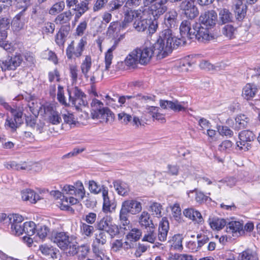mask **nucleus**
Here are the masks:
<instances>
[{"instance_id":"obj_1","label":"nucleus","mask_w":260,"mask_h":260,"mask_svg":"<svg viewBox=\"0 0 260 260\" xmlns=\"http://www.w3.org/2000/svg\"><path fill=\"white\" fill-rule=\"evenodd\" d=\"M172 35L170 30H164L159 35L157 41L149 47L143 46L135 49L139 58V63L147 64L153 56L160 59L167 56L173 49Z\"/></svg>"},{"instance_id":"obj_2","label":"nucleus","mask_w":260,"mask_h":260,"mask_svg":"<svg viewBox=\"0 0 260 260\" xmlns=\"http://www.w3.org/2000/svg\"><path fill=\"white\" fill-rule=\"evenodd\" d=\"M62 192L58 190H52L50 194L56 199L60 198L62 193L63 194H68L74 196V197H65L63 196L61 200V203L58 205L61 210L71 211L74 212V209L70 207L71 205H75L81 201L85 196L86 190L84 188L83 183L78 181L74 184V185L66 184L64 185L62 189Z\"/></svg>"},{"instance_id":"obj_3","label":"nucleus","mask_w":260,"mask_h":260,"mask_svg":"<svg viewBox=\"0 0 260 260\" xmlns=\"http://www.w3.org/2000/svg\"><path fill=\"white\" fill-rule=\"evenodd\" d=\"M167 0H161L151 5L148 8L143 9L135 10L140 11V16L134 19L133 24L134 28L138 32H143L147 29L150 24V19L146 17L147 15H151L155 19H158L160 16L165 13L167 10V7L165 4Z\"/></svg>"},{"instance_id":"obj_4","label":"nucleus","mask_w":260,"mask_h":260,"mask_svg":"<svg viewBox=\"0 0 260 260\" xmlns=\"http://www.w3.org/2000/svg\"><path fill=\"white\" fill-rule=\"evenodd\" d=\"M53 242L58 247L70 255H74L77 252L78 243L73 236H69L64 232L56 234Z\"/></svg>"},{"instance_id":"obj_5","label":"nucleus","mask_w":260,"mask_h":260,"mask_svg":"<svg viewBox=\"0 0 260 260\" xmlns=\"http://www.w3.org/2000/svg\"><path fill=\"white\" fill-rule=\"evenodd\" d=\"M91 115L93 119H99L101 122H108L113 120L112 112L97 99H93L91 103Z\"/></svg>"},{"instance_id":"obj_6","label":"nucleus","mask_w":260,"mask_h":260,"mask_svg":"<svg viewBox=\"0 0 260 260\" xmlns=\"http://www.w3.org/2000/svg\"><path fill=\"white\" fill-rule=\"evenodd\" d=\"M166 30H170L172 35L173 43L174 44L173 49L179 46L184 45L186 43V39L190 40L193 38V27L191 28L190 21L189 20H184L180 25V32L181 37L177 38L175 37L173 31L170 28Z\"/></svg>"},{"instance_id":"obj_7","label":"nucleus","mask_w":260,"mask_h":260,"mask_svg":"<svg viewBox=\"0 0 260 260\" xmlns=\"http://www.w3.org/2000/svg\"><path fill=\"white\" fill-rule=\"evenodd\" d=\"M95 227L99 231H103L108 234L112 239L119 234L118 226L113 222L112 218L110 216H104L98 220Z\"/></svg>"},{"instance_id":"obj_8","label":"nucleus","mask_w":260,"mask_h":260,"mask_svg":"<svg viewBox=\"0 0 260 260\" xmlns=\"http://www.w3.org/2000/svg\"><path fill=\"white\" fill-rule=\"evenodd\" d=\"M0 104L6 110L10 111L14 117V120H10L8 118L6 120V124L13 130L15 131L23 123L22 110L20 108H12L2 98H0Z\"/></svg>"},{"instance_id":"obj_9","label":"nucleus","mask_w":260,"mask_h":260,"mask_svg":"<svg viewBox=\"0 0 260 260\" xmlns=\"http://www.w3.org/2000/svg\"><path fill=\"white\" fill-rule=\"evenodd\" d=\"M193 38L195 37L199 41L206 42L214 39V36L210 32L209 29L203 27L200 23L193 24Z\"/></svg>"},{"instance_id":"obj_10","label":"nucleus","mask_w":260,"mask_h":260,"mask_svg":"<svg viewBox=\"0 0 260 260\" xmlns=\"http://www.w3.org/2000/svg\"><path fill=\"white\" fill-rule=\"evenodd\" d=\"M180 9L184 15L192 19L199 15V10L195 5V0H184L180 5Z\"/></svg>"},{"instance_id":"obj_11","label":"nucleus","mask_w":260,"mask_h":260,"mask_svg":"<svg viewBox=\"0 0 260 260\" xmlns=\"http://www.w3.org/2000/svg\"><path fill=\"white\" fill-rule=\"evenodd\" d=\"M240 141L237 142V146L240 150L245 151L251 148L250 142L254 139V135L252 132L250 131H243L239 134Z\"/></svg>"},{"instance_id":"obj_12","label":"nucleus","mask_w":260,"mask_h":260,"mask_svg":"<svg viewBox=\"0 0 260 260\" xmlns=\"http://www.w3.org/2000/svg\"><path fill=\"white\" fill-rule=\"evenodd\" d=\"M69 93V100L76 108L80 109L82 106H85L87 104L85 94L77 87L72 89L73 96L71 95V92L68 90Z\"/></svg>"},{"instance_id":"obj_13","label":"nucleus","mask_w":260,"mask_h":260,"mask_svg":"<svg viewBox=\"0 0 260 260\" xmlns=\"http://www.w3.org/2000/svg\"><path fill=\"white\" fill-rule=\"evenodd\" d=\"M21 62L19 56H7L0 60V68L3 71L6 70H14Z\"/></svg>"},{"instance_id":"obj_14","label":"nucleus","mask_w":260,"mask_h":260,"mask_svg":"<svg viewBox=\"0 0 260 260\" xmlns=\"http://www.w3.org/2000/svg\"><path fill=\"white\" fill-rule=\"evenodd\" d=\"M160 106L164 109H170L173 111L179 112L185 111L187 109V102H179L178 100L173 101H160Z\"/></svg>"},{"instance_id":"obj_15","label":"nucleus","mask_w":260,"mask_h":260,"mask_svg":"<svg viewBox=\"0 0 260 260\" xmlns=\"http://www.w3.org/2000/svg\"><path fill=\"white\" fill-rule=\"evenodd\" d=\"M121 208L129 214L136 215L141 211L142 207L141 202L135 199H129L122 202Z\"/></svg>"},{"instance_id":"obj_16","label":"nucleus","mask_w":260,"mask_h":260,"mask_svg":"<svg viewBox=\"0 0 260 260\" xmlns=\"http://www.w3.org/2000/svg\"><path fill=\"white\" fill-rule=\"evenodd\" d=\"M226 232L233 237H239L244 233L243 223L239 221H231L226 223Z\"/></svg>"},{"instance_id":"obj_17","label":"nucleus","mask_w":260,"mask_h":260,"mask_svg":"<svg viewBox=\"0 0 260 260\" xmlns=\"http://www.w3.org/2000/svg\"><path fill=\"white\" fill-rule=\"evenodd\" d=\"M217 13L214 10L208 11L202 14L200 17L201 24L206 26L212 27L217 21Z\"/></svg>"},{"instance_id":"obj_18","label":"nucleus","mask_w":260,"mask_h":260,"mask_svg":"<svg viewBox=\"0 0 260 260\" xmlns=\"http://www.w3.org/2000/svg\"><path fill=\"white\" fill-rule=\"evenodd\" d=\"M44 110L47 114H48V119L53 124H58L61 121L60 113L57 111L56 108L52 105L46 106Z\"/></svg>"},{"instance_id":"obj_19","label":"nucleus","mask_w":260,"mask_h":260,"mask_svg":"<svg viewBox=\"0 0 260 260\" xmlns=\"http://www.w3.org/2000/svg\"><path fill=\"white\" fill-rule=\"evenodd\" d=\"M179 23L178 14L174 9L169 11L165 15V24L168 28H175Z\"/></svg>"},{"instance_id":"obj_20","label":"nucleus","mask_w":260,"mask_h":260,"mask_svg":"<svg viewBox=\"0 0 260 260\" xmlns=\"http://www.w3.org/2000/svg\"><path fill=\"white\" fill-rule=\"evenodd\" d=\"M140 14V11L135 10H127L124 13L123 20L121 22H119L120 29H124L127 28L135 18L141 16Z\"/></svg>"},{"instance_id":"obj_21","label":"nucleus","mask_w":260,"mask_h":260,"mask_svg":"<svg viewBox=\"0 0 260 260\" xmlns=\"http://www.w3.org/2000/svg\"><path fill=\"white\" fill-rule=\"evenodd\" d=\"M169 229V222L166 218L164 217L159 225L157 235L158 240L164 242L167 240Z\"/></svg>"},{"instance_id":"obj_22","label":"nucleus","mask_w":260,"mask_h":260,"mask_svg":"<svg viewBox=\"0 0 260 260\" xmlns=\"http://www.w3.org/2000/svg\"><path fill=\"white\" fill-rule=\"evenodd\" d=\"M208 222L212 229L219 231L226 225V221L214 215H210Z\"/></svg>"},{"instance_id":"obj_23","label":"nucleus","mask_w":260,"mask_h":260,"mask_svg":"<svg viewBox=\"0 0 260 260\" xmlns=\"http://www.w3.org/2000/svg\"><path fill=\"white\" fill-rule=\"evenodd\" d=\"M258 91L257 86L253 83H248L243 88L242 96L247 100H251Z\"/></svg>"},{"instance_id":"obj_24","label":"nucleus","mask_w":260,"mask_h":260,"mask_svg":"<svg viewBox=\"0 0 260 260\" xmlns=\"http://www.w3.org/2000/svg\"><path fill=\"white\" fill-rule=\"evenodd\" d=\"M184 216L198 223H202L203 218L200 212L193 208L185 209L183 211Z\"/></svg>"},{"instance_id":"obj_25","label":"nucleus","mask_w":260,"mask_h":260,"mask_svg":"<svg viewBox=\"0 0 260 260\" xmlns=\"http://www.w3.org/2000/svg\"><path fill=\"white\" fill-rule=\"evenodd\" d=\"M143 241H146L151 243H153L156 239V234L155 233V228L154 225L148 226V228L143 229Z\"/></svg>"},{"instance_id":"obj_26","label":"nucleus","mask_w":260,"mask_h":260,"mask_svg":"<svg viewBox=\"0 0 260 260\" xmlns=\"http://www.w3.org/2000/svg\"><path fill=\"white\" fill-rule=\"evenodd\" d=\"M120 28L119 26V22L113 21L112 22L109 26L108 28V30L107 31V35L108 37L113 38L115 41H117L118 42L120 40L119 39L117 40V38L119 36V33L120 30Z\"/></svg>"},{"instance_id":"obj_27","label":"nucleus","mask_w":260,"mask_h":260,"mask_svg":"<svg viewBox=\"0 0 260 260\" xmlns=\"http://www.w3.org/2000/svg\"><path fill=\"white\" fill-rule=\"evenodd\" d=\"M22 199L24 201H28L31 203L35 204L40 200V196L34 190L26 189L21 191Z\"/></svg>"},{"instance_id":"obj_28","label":"nucleus","mask_w":260,"mask_h":260,"mask_svg":"<svg viewBox=\"0 0 260 260\" xmlns=\"http://www.w3.org/2000/svg\"><path fill=\"white\" fill-rule=\"evenodd\" d=\"M72 17V12L70 10H68L58 15L54 20V22L57 25L68 24L70 23Z\"/></svg>"},{"instance_id":"obj_29","label":"nucleus","mask_w":260,"mask_h":260,"mask_svg":"<svg viewBox=\"0 0 260 260\" xmlns=\"http://www.w3.org/2000/svg\"><path fill=\"white\" fill-rule=\"evenodd\" d=\"M103 78V72L98 67L93 72H90L88 74V80H89L91 88L93 89L95 83L99 82Z\"/></svg>"},{"instance_id":"obj_30","label":"nucleus","mask_w":260,"mask_h":260,"mask_svg":"<svg viewBox=\"0 0 260 260\" xmlns=\"http://www.w3.org/2000/svg\"><path fill=\"white\" fill-rule=\"evenodd\" d=\"M92 60L91 57L89 55H86L85 59L83 60L81 64V70L84 77L88 80V74L90 72V70L91 68Z\"/></svg>"},{"instance_id":"obj_31","label":"nucleus","mask_w":260,"mask_h":260,"mask_svg":"<svg viewBox=\"0 0 260 260\" xmlns=\"http://www.w3.org/2000/svg\"><path fill=\"white\" fill-rule=\"evenodd\" d=\"M249 122V118L242 114L238 115L235 118V127L237 129L246 128Z\"/></svg>"},{"instance_id":"obj_32","label":"nucleus","mask_w":260,"mask_h":260,"mask_svg":"<svg viewBox=\"0 0 260 260\" xmlns=\"http://www.w3.org/2000/svg\"><path fill=\"white\" fill-rule=\"evenodd\" d=\"M235 13L237 19L242 20L246 14V6L242 4V2H237L235 5Z\"/></svg>"},{"instance_id":"obj_33","label":"nucleus","mask_w":260,"mask_h":260,"mask_svg":"<svg viewBox=\"0 0 260 260\" xmlns=\"http://www.w3.org/2000/svg\"><path fill=\"white\" fill-rule=\"evenodd\" d=\"M115 189L117 193L121 196H126L129 192L128 185L120 180H117L113 182Z\"/></svg>"},{"instance_id":"obj_34","label":"nucleus","mask_w":260,"mask_h":260,"mask_svg":"<svg viewBox=\"0 0 260 260\" xmlns=\"http://www.w3.org/2000/svg\"><path fill=\"white\" fill-rule=\"evenodd\" d=\"M118 42L117 41H114V45L109 48L106 52L105 56V70L108 71L110 69V66L112 63V60L113 59V51L116 49Z\"/></svg>"},{"instance_id":"obj_35","label":"nucleus","mask_w":260,"mask_h":260,"mask_svg":"<svg viewBox=\"0 0 260 260\" xmlns=\"http://www.w3.org/2000/svg\"><path fill=\"white\" fill-rule=\"evenodd\" d=\"M238 260H258V258L255 251L247 249L239 253Z\"/></svg>"},{"instance_id":"obj_36","label":"nucleus","mask_w":260,"mask_h":260,"mask_svg":"<svg viewBox=\"0 0 260 260\" xmlns=\"http://www.w3.org/2000/svg\"><path fill=\"white\" fill-rule=\"evenodd\" d=\"M139 223L144 228H148V226L154 225L152 220L150 219L149 214L146 211L142 212L140 215Z\"/></svg>"},{"instance_id":"obj_37","label":"nucleus","mask_w":260,"mask_h":260,"mask_svg":"<svg viewBox=\"0 0 260 260\" xmlns=\"http://www.w3.org/2000/svg\"><path fill=\"white\" fill-rule=\"evenodd\" d=\"M124 61L126 65L133 68L137 64L139 63V58L136 52H135V49L127 55Z\"/></svg>"},{"instance_id":"obj_38","label":"nucleus","mask_w":260,"mask_h":260,"mask_svg":"<svg viewBox=\"0 0 260 260\" xmlns=\"http://www.w3.org/2000/svg\"><path fill=\"white\" fill-rule=\"evenodd\" d=\"M23 234H25L27 236L30 237L36 234L37 225L33 221H27L23 223Z\"/></svg>"},{"instance_id":"obj_39","label":"nucleus","mask_w":260,"mask_h":260,"mask_svg":"<svg viewBox=\"0 0 260 260\" xmlns=\"http://www.w3.org/2000/svg\"><path fill=\"white\" fill-rule=\"evenodd\" d=\"M94 238L93 244L96 246H103L107 242V235L106 233L103 231H99L98 233H96Z\"/></svg>"},{"instance_id":"obj_40","label":"nucleus","mask_w":260,"mask_h":260,"mask_svg":"<svg viewBox=\"0 0 260 260\" xmlns=\"http://www.w3.org/2000/svg\"><path fill=\"white\" fill-rule=\"evenodd\" d=\"M10 21L5 18H0V39L5 40L7 37V29L9 27Z\"/></svg>"},{"instance_id":"obj_41","label":"nucleus","mask_w":260,"mask_h":260,"mask_svg":"<svg viewBox=\"0 0 260 260\" xmlns=\"http://www.w3.org/2000/svg\"><path fill=\"white\" fill-rule=\"evenodd\" d=\"M6 167L8 169H12L17 171L23 170H30L31 169L30 166L28 165L25 162H23L21 164H18L15 161H11L7 165Z\"/></svg>"},{"instance_id":"obj_42","label":"nucleus","mask_w":260,"mask_h":260,"mask_svg":"<svg viewBox=\"0 0 260 260\" xmlns=\"http://www.w3.org/2000/svg\"><path fill=\"white\" fill-rule=\"evenodd\" d=\"M219 20L222 24L229 23L233 18L232 14L226 9H221L219 13Z\"/></svg>"},{"instance_id":"obj_43","label":"nucleus","mask_w":260,"mask_h":260,"mask_svg":"<svg viewBox=\"0 0 260 260\" xmlns=\"http://www.w3.org/2000/svg\"><path fill=\"white\" fill-rule=\"evenodd\" d=\"M142 235V232L141 230L138 228L132 229L127 234L126 237L127 240L129 241H137Z\"/></svg>"},{"instance_id":"obj_44","label":"nucleus","mask_w":260,"mask_h":260,"mask_svg":"<svg viewBox=\"0 0 260 260\" xmlns=\"http://www.w3.org/2000/svg\"><path fill=\"white\" fill-rule=\"evenodd\" d=\"M36 229L35 237H38L42 240L46 238L49 231L48 228L44 225H37Z\"/></svg>"},{"instance_id":"obj_45","label":"nucleus","mask_w":260,"mask_h":260,"mask_svg":"<svg viewBox=\"0 0 260 260\" xmlns=\"http://www.w3.org/2000/svg\"><path fill=\"white\" fill-rule=\"evenodd\" d=\"M194 62L192 56H188L181 60L180 67L182 69V70L187 71L189 70L188 67H191L194 63Z\"/></svg>"},{"instance_id":"obj_46","label":"nucleus","mask_w":260,"mask_h":260,"mask_svg":"<svg viewBox=\"0 0 260 260\" xmlns=\"http://www.w3.org/2000/svg\"><path fill=\"white\" fill-rule=\"evenodd\" d=\"M102 194L103 197V210L105 212L110 211L111 203L108 197V190L103 186Z\"/></svg>"},{"instance_id":"obj_47","label":"nucleus","mask_w":260,"mask_h":260,"mask_svg":"<svg viewBox=\"0 0 260 260\" xmlns=\"http://www.w3.org/2000/svg\"><path fill=\"white\" fill-rule=\"evenodd\" d=\"M65 7L64 2L60 1L54 4L49 9V13L51 15H55L61 12Z\"/></svg>"},{"instance_id":"obj_48","label":"nucleus","mask_w":260,"mask_h":260,"mask_svg":"<svg viewBox=\"0 0 260 260\" xmlns=\"http://www.w3.org/2000/svg\"><path fill=\"white\" fill-rule=\"evenodd\" d=\"M80 231L83 235L90 237L94 231V227L85 223H81L80 225Z\"/></svg>"},{"instance_id":"obj_49","label":"nucleus","mask_w":260,"mask_h":260,"mask_svg":"<svg viewBox=\"0 0 260 260\" xmlns=\"http://www.w3.org/2000/svg\"><path fill=\"white\" fill-rule=\"evenodd\" d=\"M9 220L11 223V229L15 225H18L22 223L23 221V217L19 214H14L8 217Z\"/></svg>"},{"instance_id":"obj_50","label":"nucleus","mask_w":260,"mask_h":260,"mask_svg":"<svg viewBox=\"0 0 260 260\" xmlns=\"http://www.w3.org/2000/svg\"><path fill=\"white\" fill-rule=\"evenodd\" d=\"M236 31V28L232 25H226L222 28L223 34L229 39L234 38Z\"/></svg>"},{"instance_id":"obj_51","label":"nucleus","mask_w":260,"mask_h":260,"mask_svg":"<svg viewBox=\"0 0 260 260\" xmlns=\"http://www.w3.org/2000/svg\"><path fill=\"white\" fill-rule=\"evenodd\" d=\"M89 0H84L79 4H77L76 8L74 9L75 11L79 12V13L84 14L89 9Z\"/></svg>"},{"instance_id":"obj_52","label":"nucleus","mask_w":260,"mask_h":260,"mask_svg":"<svg viewBox=\"0 0 260 260\" xmlns=\"http://www.w3.org/2000/svg\"><path fill=\"white\" fill-rule=\"evenodd\" d=\"M77 252L76 254H78L79 258L84 259L88 255V253L89 251V246L85 245H81L80 246H78L77 247Z\"/></svg>"},{"instance_id":"obj_53","label":"nucleus","mask_w":260,"mask_h":260,"mask_svg":"<svg viewBox=\"0 0 260 260\" xmlns=\"http://www.w3.org/2000/svg\"><path fill=\"white\" fill-rule=\"evenodd\" d=\"M128 213L124 210L123 209L121 208L120 211L119 219L121 223L124 226L123 228L124 230L126 229L125 226H128L130 223L129 220L128 219Z\"/></svg>"},{"instance_id":"obj_54","label":"nucleus","mask_w":260,"mask_h":260,"mask_svg":"<svg viewBox=\"0 0 260 260\" xmlns=\"http://www.w3.org/2000/svg\"><path fill=\"white\" fill-rule=\"evenodd\" d=\"M172 247L177 250L182 249V238L180 235H175L173 237Z\"/></svg>"},{"instance_id":"obj_55","label":"nucleus","mask_w":260,"mask_h":260,"mask_svg":"<svg viewBox=\"0 0 260 260\" xmlns=\"http://www.w3.org/2000/svg\"><path fill=\"white\" fill-rule=\"evenodd\" d=\"M172 211L175 220L180 222L181 221V210L179 204L175 203L172 207Z\"/></svg>"},{"instance_id":"obj_56","label":"nucleus","mask_w":260,"mask_h":260,"mask_svg":"<svg viewBox=\"0 0 260 260\" xmlns=\"http://www.w3.org/2000/svg\"><path fill=\"white\" fill-rule=\"evenodd\" d=\"M121 7L122 4L120 2L112 1L108 4V11L111 13H113L114 12L117 11Z\"/></svg>"},{"instance_id":"obj_57","label":"nucleus","mask_w":260,"mask_h":260,"mask_svg":"<svg viewBox=\"0 0 260 260\" xmlns=\"http://www.w3.org/2000/svg\"><path fill=\"white\" fill-rule=\"evenodd\" d=\"M88 188L92 193L98 194L101 190V187L93 180H90L88 183Z\"/></svg>"},{"instance_id":"obj_58","label":"nucleus","mask_w":260,"mask_h":260,"mask_svg":"<svg viewBox=\"0 0 260 260\" xmlns=\"http://www.w3.org/2000/svg\"><path fill=\"white\" fill-rule=\"evenodd\" d=\"M150 209L153 214L156 217H160L161 216L162 208L160 204L157 203H153L150 206Z\"/></svg>"},{"instance_id":"obj_59","label":"nucleus","mask_w":260,"mask_h":260,"mask_svg":"<svg viewBox=\"0 0 260 260\" xmlns=\"http://www.w3.org/2000/svg\"><path fill=\"white\" fill-rule=\"evenodd\" d=\"M108 3V0H96L93 7V11L98 12L105 8Z\"/></svg>"},{"instance_id":"obj_60","label":"nucleus","mask_w":260,"mask_h":260,"mask_svg":"<svg viewBox=\"0 0 260 260\" xmlns=\"http://www.w3.org/2000/svg\"><path fill=\"white\" fill-rule=\"evenodd\" d=\"M87 27V22L84 20L81 22L77 26L76 29V34L78 36H82Z\"/></svg>"},{"instance_id":"obj_61","label":"nucleus","mask_w":260,"mask_h":260,"mask_svg":"<svg viewBox=\"0 0 260 260\" xmlns=\"http://www.w3.org/2000/svg\"><path fill=\"white\" fill-rule=\"evenodd\" d=\"M70 74L72 84H76L78 76V70L76 66H71L70 67Z\"/></svg>"},{"instance_id":"obj_62","label":"nucleus","mask_w":260,"mask_h":260,"mask_svg":"<svg viewBox=\"0 0 260 260\" xmlns=\"http://www.w3.org/2000/svg\"><path fill=\"white\" fill-rule=\"evenodd\" d=\"M82 219L88 224H92L96 220V214L93 212H90L84 216Z\"/></svg>"},{"instance_id":"obj_63","label":"nucleus","mask_w":260,"mask_h":260,"mask_svg":"<svg viewBox=\"0 0 260 260\" xmlns=\"http://www.w3.org/2000/svg\"><path fill=\"white\" fill-rule=\"evenodd\" d=\"M233 143L229 140L223 141L219 146V150L220 151L228 152L231 150Z\"/></svg>"},{"instance_id":"obj_64","label":"nucleus","mask_w":260,"mask_h":260,"mask_svg":"<svg viewBox=\"0 0 260 260\" xmlns=\"http://www.w3.org/2000/svg\"><path fill=\"white\" fill-rule=\"evenodd\" d=\"M197 238L198 239V248L202 247L209 241V238L208 237L204 234H198Z\"/></svg>"}]
</instances>
